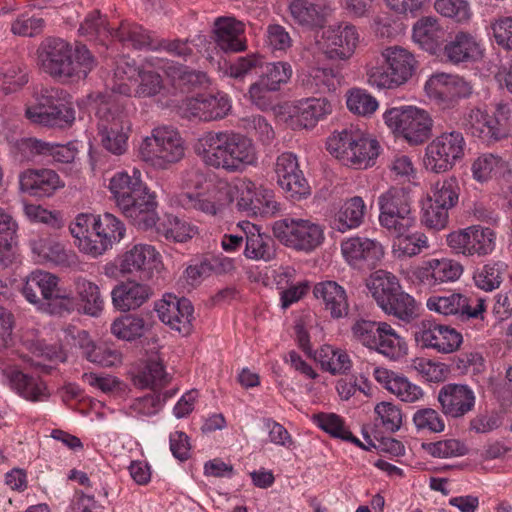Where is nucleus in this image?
<instances>
[{
  "instance_id": "7",
  "label": "nucleus",
  "mask_w": 512,
  "mask_h": 512,
  "mask_svg": "<svg viewBox=\"0 0 512 512\" xmlns=\"http://www.w3.org/2000/svg\"><path fill=\"white\" fill-rule=\"evenodd\" d=\"M98 133L102 146L115 155L127 150L131 122L125 104L116 99L102 101L97 108Z\"/></svg>"
},
{
  "instance_id": "36",
  "label": "nucleus",
  "mask_w": 512,
  "mask_h": 512,
  "mask_svg": "<svg viewBox=\"0 0 512 512\" xmlns=\"http://www.w3.org/2000/svg\"><path fill=\"white\" fill-rule=\"evenodd\" d=\"M19 182L23 191L37 197L50 196L63 186L58 174L50 169L25 171Z\"/></svg>"
},
{
  "instance_id": "20",
  "label": "nucleus",
  "mask_w": 512,
  "mask_h": 512,
  "mask_svg": "<svg viewBox=\"0 0 512 512\" xmlns=\"http://www.w3.org/2000/svg\"><path fill=\"white\" fill-rule=\"evenodd\" d=\"M415 340L423 348L433 349L442 354H450L460 348L463 337L459 331L449 325L425 320L418 326L415 332Z\"/></svg>"
},
{
  "instance_id": "28",
  "label": "nucleus",
  "mask_w": 512,
  "mask_h": 512,
  "mask_svg": "<svg viewBox=\"0 0 512 512\" xmlns=\"http://www.w3.org/2000/svg\"><path fill=\"white\" fill-rule=\"evenodd\" d=\"M438 402L444 415L461 418L473 410L476 402L474 391L463 384H446L438 392Z\"/></svg>"
},
{
  "instance_id": "61",
  "label": "nucleus",
  "mask_w": 512,
  "mask_h": 512,
  "mask_svg": "<svg viewBox=\"0 0 512 512\" xmlns=\"http://www.w3.org/2000/svg\"><path fill=\"white\" fill-rule=\"evenodd\" d=\"M504 166V161L498 155L484 153L479 155L472 163V174L475 180L485 182Z\"/></svg>"
},
{
  "instance_id": "42",
  "label": "nucleus",
  "mask_w": 512,
  "mask_h": 512,
  "mask_svg": "<svg viewBox=\"0 0 512 512\" xmlns=\"http://www.w3.org/2000/svg\"><path fill=\"white\" fill-rule=\"evenodd\" d=\"M367 288L380 308L388 304L391 297L401 290L396 276L385 270L372 273L367 280Z\"/></svg>"
},
{
  "instance_id": "23",
  "label": "nucleus",
  "mask_w": 512,
  "mask_h": 512,
  "mask_svg": "<svg viewBox=\"0 0 512 512\" xmlns=\"http://www.w3.org/2000/svg\"><path fill=\"white\" fill-rule=\"evenodd\" d=\"M119 271L123 275H137L140 279L152 278L161 264V255L149 244L138 243L127 249L118 259Z\"/></svg>"
},
{
  "instance_id": "44",
  "label": "nucleus",
  "mask_w": 512,
  "mask_h": 512,
  "mask_svg": "<svg viewBox=\"0 0 512 512\" xmlns=\"http://www.w3.org/2000/svg\"><path fill=\"white\" fill-rule=\"evenodd\" d=\"M479 54V45L475 38L465 32H459L444 46L446 60L459 64L476 58Z\"/></svg>"
},
{
  "instance_id": "8",
  "label": "nucleus",
  "mask_w": 512,
  "mask_h": 512,
  "mask_svg": "<svg viewBox=\"0 0 512 512\" xmlns=\"http://www.w3.org/2000/svg\"><path fill=\"white\" fill-rule=\"evenodd\" d=\"M139 157L158 169H167L184 156V147L179 133L173 128L163 126L154 128L146 136L138 149Z\"/></svg>"
},
{
  "instance_id": "50",
  "label": "nucleus",
  "mask_w": 512,
  "mask_h": 512,
  "mask_svg": "<svg viewBox=\"0 0 512 512\" xmlns=\"http://www.w3.org/2000/svg\"><path fill=\"white\" fill-rule=\"evenodd\" d=\"M75 290L87 315L96 317L104 308V299L97 284L83 277L75 280Z\"/></svg>"
},
{
  "instance_id": "41",
  "label": "nucleus",
  "mask_w": 512,
  "mask_h": 512,
  "mask_svg": "<svg viewBox=\"0 0 512 512\" xmlns=\"http://www.w3.org/2000/svg\"><path fill=\"white\" fill-rule=\"evenodd\" d=\"M12 388L24 399L32 402L45 401L49 398V392L44 381L39 377H33L19 370L10 374Z\"/></svg>"
},
{
  "instance_id": "10",
  "label": "nucleus",
  "mask_w": 512,
  "mask_h": 512,
  "mask_svg": "<svg viewBox=\"0 0 512 512\" xmlns=\"http://www.w3.org/2000/svg\"><path fill=\"white\" fill-rule=\"evenodd\" d=\"M355 339L364 346L373 348L390 359H399L406 354V343L386 322L357 320L352 328Z\"/></svg>"
},
{
  "instance_id": "29",
  "label": "nucleus",
  "mask_w": 512,
  "mask_h": 512,
  "mask_svg": "<svg viewBox=\"0 0 512 512\" xmlns=\"http://www.w3.org/2000/svg\"><path fill=\"white\" fill-rule=\"evenodd\" d=\"M426 88L446 107L460 98L468 97L472 92L471 85L463 78L445 73L432 75L426 83Z\"/></svg>"
},
{
  "instance_id": "18",
  "label": "nucleus",
  "mask_w": 512,
  "mask_h": 512,
  "mask_svg": "<svg viewBox=\"0 0 512 512\" xmlns=\"http://www.w3.org/2000/svg\"><path fill=\"white\" fill-rule=\"evenodd\" d=\"M462 273L463 266L458 261L449 258H433L412 268L409 272V279L414 284L434 289L443 283L458 280Z\"/></svg>"
},
{
  "instance_id": "55",
  "label": "nucleus",
  "mask_w": 512,
  "mask_h": 512,
  "mask_svg": "<svg viewBox=\"0 0 512 512\" xmlns=\"http://www.w3.org/2000/svg\"><path fill=\"white\" fill-rule=\"evenodd\" d=\"M313 421L319 428L329 433L331 436L352 442L359 447L365 448L363 443L353 436V434L345 427L343 420L338 415L333 413H319L313 416Z\"/></svg>"
},
{
  "instance_id": "57",
  "label": "nucleus",
  "mask_w": 512,
  "mask_h": 512,
  "mask_svg": "<svg viewBox=\"0 0 512 512\" xmlns=\"http://www.w3.org/2000/svg\"><path fill=\"white\" fill-rule=\"evenodd\" d=\"M157 231L167 240L180 243L186 242L195 234L193 226L173 215H167L158 225Z\"/></svg>"
},
{
  "instance_id": "26",
  "label": "nucleus",
  "mask_w": 512,
  "mask_h": 512,
  "mask_svg": "<svg viewBox=\"0 0 512 512\" xmlns=\"http://www.w3.org/2000/svg\"><path fill=\"white\" fill-rule=\"evenodd\" d=\"M342 255L356 269H372L384 256L383 246L366 237H350L341 243Z\"/></svg>"
},
{
  "instance_id": "19",
  "label": "nucleus",
  "mask_w": 512,
  "mask_h": 512,
  "mask_svg": "<svg viewBox=\"0 0 512 512\" xmlns=\"http://www.w3.org/2000/svg\"><path fill=\"white\" fill-rule=\"evenodd\" d=\"M234 187L226 181H219L207 192H183L177 196L179 206L188 211H199L209 216H215L223 205L230 203Z\"/></svg>"
},
{
  "instance_id": "40",
  "label": "nucleus",
  "mask_w": 512,
  "mask_h": 512,
  "mask_svg": "<svg viewBox=\"0 0 512 512\" xmlns=\"http://www.w3.org/2000/svg\"><path fill=\"white\" fill-rule=\"evenodd\" d=\"M295 109L297 123L303 128H312L332 113L333 106L325 97L305 98L297 102Z\"/></svg>"
},
{
  "instance_id": "58",
  "label": "nucleus",
  "mask_w": 512,
  "mask_h": 512,
  "mask_svg": "<svg viewBox=\"0 0 512 512\" xmlns=\"http://www.w3.org/2000/svg\"><path fill=\"white\" fill-rule=\"evenodd\" d=\"M28 83L26 68L18 64H3L0 67V92L8 95L20 90Z\"/></svg>"
},
{
  "instance_id": "3",
  "label": "nucleus",
  "mask_w": 512,
  "mask_h": 512,
  "mask_svg": "<svg viewBox=\"0 0 512 512\" xmlns=\"http://www.w3.org/2000/svg\"><path fill=\"white\" fill-rule=\"evenodd\" d=\"M42 68L53 77L84 79L95 67V59L85 45H78L73 58L71 45L63 39H48L39 55Z\"/></svg>"
},
{
  "instance_id": "1",
  "label": "nucleus",
  "mask_w": 512,
  "mask_h": 512,
  "mask_svg": "<svg viewBox=\"0 0 512 512\" xmlns=\"http://www.w3.org/2000/svg\"><path fill=\"white\" fill-rule=\"evenodd\" d=\"M195 151L207 166L229 173L242 172L258 161L253 141L233 131L204 133L198 139Z\"/></svg>"
},
{
  "instance_id": "5",
  "label": "nucleus",
  "mask_w": 512,
  "mask_h": 512,
  "mask_svg": "<svg viewBox=\"0 0 512 512\" xmlns=\"http://www.w3.org/2000/svg\"><path fill=\"white\" fill-rule=\"evenodd\" d=\"M382 65L367 66L368 83L380 90H394L406 84L417 68V60L407 49L389 46L382 50Z\"/></svg>"
},
{
  "instance_id": "2",
  "label": "nucleus",
  "mask_w": 512,
  "mask_h": 512,
  "mask_svg": "<svg viewBox=\"0 0 512 512\" xmlns=\"http://www.w3.org/2000/svg\"><path fill=\"white\" fill-rule=\"evenodd\" d=\"M116 206L133 225L147 230L156 225V202L141 179V172L133 168L116 172L108 186Z\"/></svg>"
},
{
  "instance_id": "32",
  "label": "nucleus",
  "mask_w": 512,
  "mask_h": 512,
  "mask_svg": "<svg viewBox=\"0 0 512 512\" xmlns=\"http://www.w3.org/2000/svg\"><path fill=\"white\" fill-rule=\"evenodd\" d=\"M237 228L243 229L245 235L244 255L246 258L256 261H271L276 255L275 242L262 233L259 226L249 222H239Z\"/></svg>"
},
{
  "instance_id": "11",
  "label": "nucleus",
  "mask_w": 512,
  "mask_h": 512,
  "mask_svg": "<svg viewBox=\"0 0 512 512\" xmlns=\"http://www.w3.org/2000/svg\"><path fill=\"white\" fill-rule=\"evenodd\" d=\"M387 127L402 135L410 144L426 141L432 130L433 121L429 113L415 106H400L387 109L383 114Z\"/></svg>"
},
{
  "instance_id": "9",
  "label": "nucleus",
  "mask_w": 512,
  "mask_h": 512,
  "mask_svg": "<svg viewBox=\"0 0 512 512\" xmlns=\"http://www.w3.org/2000/svg\"><path fill=\"white\" fill-rule=\"evenodd\" d=\"M511 109L509 105L499 103L494 115L479 108L468 109L461 118V126L473 137L491 144L509 136Z\"/></svg>"
},
{
  "instance_id": "54",
  "label": "nucleus",
  "mask_w": 512,
  "mask_h": 512,
  "mask_svg": "<svg viewBox=\"0 0 512 512\" xmlns=\"http://www.w3.org/2000/svg\"><path fill=\"white\" fill-rule=\"evenodd\" d=\"M388 304L381 309L388 315H393L403 322H411L418 316V305L415 299L408 293L399 290Z\"/></svg>"
},
{
  "instance_id": "21",
  "label": "nucleus",
  "mask_w": 512,
  "mask_h": 512,
  "mask_svg": "<svg viewBox=\"0 0 512 512\" xmlns=\"http://www.w3.org/2000/svg\"><path fill=\"white\" fill-rule=\"evenodd\" d=\"M237 208L249 216H271L280 210L272 190L244 179L237 188Z\"/></svg>"
},
{
  "instance_id": "31",
  "label": "nucleus",
  "mask_w": 512,
  "mask_h": 512,
  "mask_svg": "<svg viewBox=\"0 0 512 512\" xmlns=\"http://www.w3.org/2000/svg\"><path fill=\"white\" fill-rule=\"evenodd\" d=\"M153 296V289L146 283L129 280L116 285L111 291L114 308L129 312L143 306Z\"/></svg>"
},
{
  "instance_id": "56",
  "label": "nucleus",
  "mask_w": 512,
  "mask_h": 512,
  "mask_svg": "<svg viewBox=\"0 0 512 512\" xmlns=\"http://www.w3.org/2000/svg\"><path fill=\"white\" fill-rule=\"evenodd\" d=\"M507 265L503 262H491L478 269L473 276L475 285L484 291H493L503 282Z\"/></svg>"
},
{
  "instance_id": "49",
  "label": "nucleus",
  "mask_w": 512,
  "mask_h": 512,
  "mask_svg": "<svg viewBox=\"0 0 512 512\" xmlns=\"http://www.w3.org/2000/svg\"><path fill=\"white\" fill-rule=\"evenodd\" d=\"M148 329L144 318L139 314H125L116 318L110 327L111 333L118 339L134 341L141 338Z\"/></svg>"
},
{
  "instance_id": "4",
  "label": "nucleus",
  "mask_w": 512,
  "mask_h": 512,
  "mask_svg": "<svg viewBox=\"0 0 512 512\" xmlns=\"http://www.w3.org/2000/svg\"><path fill=\"white\" fill-rule=\"evenodd\" d=\"M57 275L44 270H35L25 279L22 294L38 309L51 315L70 314L76 307V298L71 291L59 286Z\"/></svg>"
},
{
  "instance_id": "60",
  "label": "nucleus",
  "mask_w": 512,
  "mask_h": 512,
  "mask_svg": "<svg viewBox=\"0 0 512 512\" xmlns=\"http://www.w3.org/2000/svg\"><path fill=\"white\" fill-rule=\"evenodd\" d=\"M168 381V375L159 359L151 358L143 370L136 376L135 383L142 388H157Z\"/></svg>"
},
{
  "instance_id": "30",
  "label": "nucleus",
  "mask_w": 512,
  "mask_h": 512,
  "mask_svg": "<svg viewBox=\"0 0 512 512\" xmlns=\"http://www.w3.org/2000/svg\"><path fill=\"white\" fill-rule=\"evenodd\" d=\"M32 253L40 263L50 262L63 268H76L80 264L77 254L51 239L36 237L30 240Z\"/></svg>"
},
{
  "instance_id": "53",
  "label": "nucleus",
  "mask_w": 512,
  "mask_h": 512,
  "mask_svg": "<svg viewBox=\"0 0 512 512\" xmlns=\"http://www.w3.org/2000/svg\"><path fill=\"white\" fill-rule=\"evenodd\" d=\"M94 226L99 230L102 243L105 246L99 245L102 249L109 250L115 243L120 242L125 236V226L118 218L110 213L103 215H95Z\"/></svg>"
},
{
  "instance_id": "38",
  "label": "nucleus",
  "mask_w": 512,
  "mask_h": 512,
  "mask_svg": "<svg viewBox=\"0 0 512 512\" xmlns=\"http://www.w3.org/2000/svg\"><path fill=\"white\" fill-rule=\"evenodd\" d=\"M289 10L296 23L309 29L323 27L330 14L327 5L316 4L310 0H292Z\"/></svg>"
},
{
  "instance_id": "63",
  "label": "nucleus",
  "mask_w": 512,
  "mask_h": 512,
  "mask_svg": "<svg viewBox=\"0 0 512 512\" xmlns=\"http://www.w3.org/2000/svg\"><path fill=\"white\" fill-rule=\"evenodd\" d=\"M139 83L132 89L135 97L147 98L158 95L163 89V80L159 73L142 67V71L138 76Z\"/></svg>"
},
{
  "instance_id": "37",
  "label": "nucleus",
  "mask_w": 512,
  "mask_h": 512,
  "mask_svg": "<svg viewBox=\"0 0 512 512\" xmlns=\"http://www.w3.org/2000/svg\"><path fill=\"white\" fill-rule=\"evenodd\" d=\"M445 29L435 16L419 18L412 28V39L424 50L435 53L445 38Z\"/></svg>"
},
{
  "instance_id": "22",
  "label": "nucleus",
  "mask_w": 512,
  "mask_h": 512,
  "mask_svg": "<svg viewBox=\"0 0 512 512\" xmlns=\"http://www.w3.org/2000/svg\"><path fill=\"white\" fill-rule=\"evenodd\" d=\"M277 183L286 197L298 201L310 195V186L299 168L296 155L285 152L279 155L275 163Z\"/></svg>"
},
{
  "instance_id": "46",
  "label": "nucleus",
  "mask_w": 512,
  "mask_h": 512,
  "mask_svg": "<svg viewBox=\"0 0 512 512\" xmlns=\"http://www.w3.org/2000/svg\"><path fill=\"white\" fill-rule=\"evenodd\" d=\"M337 78L330 68L311 67L301 76L300 84L307 93L325 94L336 90Z\"/></svg>"
},
{
  "instance_id": "64",
  "label": "nucleus",
  "mask_w": 512,
  "mask_h": 512,
  "mask_svg": "<svg viewBox=\"0 0 512 512\" xmlns=\"http://www.w3.org/2000/svg\"><path fill=\"white\" fill-rule=\"evenodd\" d=\"M346 104L352 113L362 116L370 115L378 108L376 98L362 89H352L349 91Z\"/></svg>"
},
{
  "instance_id": "35",
  "label": "nucleus",
  "mask_w": 512,
  "mask_h": 512,
  "mask_svg": "<svg viewBox=\"0 0 512 512\" xmlns=\"http://www.w3.org/2000/svg\"><path fill=\"white\" fill-rule=\"evenodd\" d=\"M18 223L13 215V208L0 201V268L7 267L15 257Z\"/></svg>"
},
{
  "instance_id": "34",
  "label": "nucleus",
  "mask_w": 512,
  "mask_h": 512,
  "mask_svg": "<svg viewBox=\"0 0 512 512\" xmlns=\"http://www.w3.org/2000/svg\"><path fill=\"white\" fill-rule=\"evenodd\" d=\"M215 40L225 52H241L246 49L245 25L232 17H220L215 21Z\"/></svg>"
},
{
  "instance_id": "27",
  "label": "nucleus",
  "mask_w": 512,
  "mask_h": 512,
  "mask_svg": "<svg viewBox=\"0 0 512 512\" xmlns=\"http://www.w3.org/2000/svg\"><path fill=\"white\" fill-rule=\"evenodd\" d=\"M94 221V214L80 213L69 224V231L74 238L75 246L80 252L92 258H97L107 250H101V247H99V245L105 246V244L102 243L101 234L94 226Z\"/></svg>"
},
{
  "instance_id": "43",
  "label": "nucleus",
  "mask_w": 512,
  "mask_h": 512,
  "mask_svg": "<svg viewBox=\"0 0 512 512\" xmlns=\"http://www.w3.org/2000/svg\"><path fill=\"white\" fill-rule=\"evenodd\" d=\"M141 71L142 67L137 66L134 59L125 56L119 58L115 64L111 90L120 95L131 96L132 84L137 82Z\"/></svg>"
},
{
  "instance_id": "33",
  "label": "nucleus",
  "mask_w": 512,
  "mask_h": 512,
  "mask_svg": "<svg viewBox=\"0 0 512 512\" xmlns=\"http://www.w3.org/2000/svg\"><path fill=\"white\" fill-rule=\"evenodd\" d=\"M313 295L332 318L339 319L348 314L349 304L346 291L336 281L326 280L316 283Z\"/></svg>"
},
{
  "instance_id": "47",
  "label": "nucleus",
  "mask_w": 512,
  "mask_h": 512,
  "mask_svg": "<svg viewBox=\"0 0 512 512\" xmlns=\"http://www.w3.org/2000/svg\"><path fill=\"white\" fill-rule=\"evenodd\" d=\"M114 37L135 49L157 50V42L154 41L150 32L135 23H121L119 28L114 31Z\"/></svg>"
},
{
  "instance_id": "59",
  "label": "nucleus",
  "mask_w": 512,
  "mask_h": 512,
  "mask_svg": "<svg viewBox=\"0 0 512 512\" xmlns=\"http://www.w3.org/2000/svg\"><path fill=\"white\" fill-rule=\"evenodd\" d=\"M292 67L288 62L278 61L267 63L259 77L261 83L268 88L278 91L292 76Z\"/></svg>"
},
{
  "instance_id": "39",
  "label": "nucleus",
  "mask_w": 512,
  "mask_h": 512,
  "mask_svg": "<svg viewBox=\"0 0 512 512\" xmlns=\"http://www.w3.org/2000/svg\"><path fill=\"white\" fill-rule=\"evenodd\" d=\"M367 214V205L362 197L353 196L346 199L335 215L334 228L339 232H347L360 227Z\"/></svg>"
},
{
  "instance_id": "25",
  "label": "nucleus",
  "mask_w": 512,
  "mask_h": 512,
  "mask_svg": "<svg viewBox=\"0 0 512 512\" xmlns=\"http://www.w3.org/2000/svg\"><path fill=\"white\" fill-rule=\"evenodd\" d=\"M324 54L330 60L346 61L356 51L360 42L359 32L353 24L340 23L330 26L323 33Z\"/></svg>"
},
{
  "instance_id": "13",
  "label": "nucleus",
  "mask_w": 512,
  "mask_h": 512,
  "mask_svg": "<svg viewBox=\"0 0 512 512\" xmlns=\"http://www.w3.org/2000/svg\"><path fill=\"white\" fill-rule=\"evenodd\" d=\"M466 141L459 131H446L436 136L425 148L423 164L433 173H444L452 169L463 158Z\"/></svg>"
},
{
  "instance_id": "16",
  "label": "nucleus",
  "mask_w": 512,
  "mask_h": 512,
  "mask_svg": "<svg viewBox=\"0 0 512 512\" xmlns=\"http://www.w3.org/2000/svg\"><path fill=\"white\" fill-rule=\"evenodd\" d=\"M486 301L479 296H466L451 292L445 295H433L426 301L430 311L444 316H457L460 320L483 319L486 310Z\"/></svg>"
},
{
  "instance_id": "17",
  "label": "nucleus",
  "mask_w": 512,
  "mask_h": 512,
  "mask_svg": "<svg viewBox=\"0 0 512 512\" xmlns=\"http://www.w3.org/2000/svg\"><path fill=\"white\" fill-rule=\"evenodd\" d=\"M447 244L457 254L486 256L495 249L496 234L490 228L473 225L450 233Z\"/></svg>"
},
{
  "instance_id": "15",
  "label": "nucleus",
  "mask_w": 512,
  "mask_h": 512,
  "mask_svg": "<svg viewBox=\"0 0 512 512\" xmlns=\"http://www.w3.org/2000/svg\"><path fill=\"white\" fill-rule=\"evenodd\" d=\"M274 236L285 246L312 251L324 240V230L310 219L286 217L273 224Z\"/></svg>"
},
{
  "instance_id": "24",
  "label": "nucleus",
  "mask_w": 512,
  "mask_h": 512,
  "mask_svg": "<svg viewBox=\"0 0 512 512\" xmlns=\"http://www.w3.org/2000/svg\"><path fill=\"white\" fill-rule=\"evenodd\" d=\"M159 319L171 329L186 336L192 331L194 307L187 298L165 294L155 305Z\"/></svg>"
},
{
  "instance_id": "45",
  "label": "nucleus",
  "mask_w": 512,
  "mask_h": 512,
  "mask_svg": "<svg viewBox=\"0 0 512 512\" xmlns=\"http://www.w3.org/2000/svg\"><path fill=\"white\" fill-rule=\"evenodd\" d=\"M164 70L172 85L183 92L201 87L208 81L206 73L191 69L185 65L166 63Z\"/></svg>"
},
{
  "instance_id": "52",
  "label": "nucleus",
  "mask_w": 512,
  "mask_h": 512,
  "mask_svg": "<svg viewBox=\"0 0 512 512\" xmlns=\"http://www.w3.org/2000/svg\"><path fill=\"white\" fill-rule=\"evenodd\" d=\"M321 368L333 375L345 374L352 367V362L346 351L331 345H324L316 356Z\"/></svg>"
},
{
  "instance_id": "62",
  "label": "nucleus",
  "mask_w": 512,
  "mask_h": 512,
  "mask_svg": "<svg viewBox=\"0 0 512 512\" xmlns=\"http://www.w3.org/2000/svg\"><path fill=\"white\" fill-rule=\"evenodd\" d=\"M398 240L393 247L398 256L413 257L429 248L428 238L424 233L396 236Z\"/></svg>"
},
{
  "instance_id": "14",
  "label": "nucleus",
  "mask_w": 512,
  "mask_h": 512,
  "mask_svg": "<svg viewBox=\"0 0 512 512\" xmlns=\"http://www.w3.org/2000/svg\"><path fill=\"white\" fill-rule=\"evenodd\" d=\"M64 92L55 87L41 88L37 104L26 109V117L35 124L64 127L75 119L72 108L62 103Z\"/></svg>"
},
{
  "instance_id": "12",
  "label": "nucleus",
  "mask_w": 512,
  "mask_h": 512,
  "mask_svg": "<svg viewBox=\"0 0 512 512\" xmlns=\"http://www.w3.org/2000/svg\"><path fill=\"white\" fill-rule=\"evenodd\" d=\"M379 222L395 236H403L416 223L409 196L401 188L392 187L378 198Z\"/></svg>"
},
{
  "instance_id": "51",
  "label": "nucleus",
  "mask_w": 512,
  "mask_h": 512,
  "mask_svg": "<svg viewBox=\"0 0 512 512\" xmlns=\"http://www.w3.org/2000/svg\"><path fill=\"white\" fill-rule=\"evenodd\" d=\"M460 186L456 177H448L432 184L427 200L452 209L459 200Z\"/></svg>"
},
{
  "instance_id": "48",
  "label": "nucleus",
  "mask_w": 512,
  "mask_h": 512,
  "mask_svg": "<svg viewBox=\"0 0 512 512\" xmlns=\"http://www.w3.org/2000/svg\"><path fill=\"white\" fill-rule=\"evenodd\" d=\"M24 147L32 154L50 156L59 163L72 162L77 153L72 145L54 144L36 138L25 140Z\"/></svg>"
},
{
  "instance_id": "6",
  "label": "nucleus",
  "mask_w": 512,
  "mask_h": 512,
  "mask_svg": "<svg viewBox=\"0 0 512 512\" xmlns=\"http://www.w3.org/2000/svg\"><path fill=\"white\" fill-rule=\"evenodd\" d=\"M327 149L344 165L367 168L379 154V144L361 129L350 126L335 131L327 141Z\"/></svg>"
}]
</instances>
